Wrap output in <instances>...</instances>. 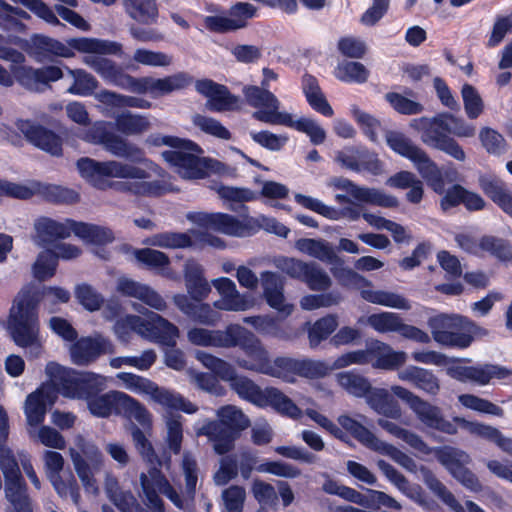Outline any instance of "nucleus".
<instances>
[{
	"label": "nucleus",
	"mask_w": 512,
	"mask_h": 512,
	"mask_svg": "<svg viewBox=\"0 0 512 512\" xmlns=\"http://www.w3.org/2000/svg\"><path fill=\"white\" fill-rule=\"evenodd\" d=\"M296 247L305 253L322 262L335 263L337 255L333 246L323 239L302 238L297 240Z\"/></svg>",
	"instance_id": "obj_43"
},
{
	"label": "nucleus",
	"mask_w": 512,
	"mask_h": 512,
	"mask_svg": "<svg viewBox=\"0 0 512 512\" xmlns=\"http://www.w3.org/2000/svg\"><path fill=\"white\" fill-rule=\"evenodd\" d=\"M126 13L141 25H155L159 18L156 0H123Z\"/></svg>",
	"instance_id": "obj_35"
},
{
	"label": "nucleus",
	"mask_w": 512,
	"mask_h": 512,
	"mask_svg": "<svg viewBox=\"0 0 512 512\" xmlns=\"http://www.w3.org/2000/svg\"><path fill=\"white\" fill-rule=\"evenodd\" d=\"M481 247V252H487L500 261L506 262L512 259V247L504 239L485 235L481 237Z\"/></svg>",
	"instance_id": "obj_61"
},
{
	"label": "nucleus",
	"mask_w": 512,
	"mask_h": 512,
	"mask_svg": "<svg viewBox=\"0 0 512 512\" xmlns=\"http://www.w3.org/2000/svg\"><path fill=\"white\" fill-rule=\"evenodd\" d=\"M74 77L73 84L68 88V92L73 95L91 96L98 87L97 79L83 69L70 70Z\"/></svg>",
	"instance_id": "obj_58"
},
{
	"label": "nucleus",
	"mask_w": 512,
	"mask_h": 512,
	"mask_svg": "<svg viewBox=\"0 0 512 512\" xmlns=\"http://www.w3.org/2000/svg\"><path fill=\"white\" fill-rule=\"evenodd\" d=\"M213 284L217 291L222 295V309L227 311H245L250 307L249 301L245 296L239 294L235 283L231 279L221 277L214 280Z\"/></svg>",
	"instance_id": "obj_36"
},
{
	"label": "nucleus",
	"mask_w": 512,
	"mask_h": 512,
	"mask_svg": "<svg viewBox=\"0 0 512 512\" xmlns=\"http://www.w3.org/2000/svg\"><path fill=\"white\" fill-rule=\"evenodd\" d=\"M467 324H472V321L458 314H440L429 319V327L435 342L439 341V336L447 332L464 330Z\"/></svg>",
	"instance_id": "obj_42"
},
{
	"label": "nucleus",
	"mask_w": 512,
	"mask_h": 512,
	"mask_svg": "<svg viewBox=\"0 0 512 512\" xmlns=\"http://www.w3.org/2000/svg\"><path fill=\"white\" fill-rule=\"evenodd\" d=\"M85 140L102 145L110 154L134 164L146 163L145 152L137 145L116 134L109 122H96L85 133Z\"/></svg>",
	"instance_id": "obj_11"
},
{
	"label": "nucleus",
	"mask_w": 512,
	"mask_h": 512,
	"mask_svg": "<svg viewBox=\"0 0 512 512\" xmlns=\"http://www.w3.org/2000/svg\"><path fill=\"white\" fill-rule=\"evenodd\" d=\"M369 325L380 333L399 332L402 325L401 317L393 312H381L368 317Z\"/></svg>",
	"instance_id": "obj_64"
},
{
	"label": "nucleus",
	"mask_w": 512,
	"mask_h": 512,
	"mask_svg": "<svg viewBox=\"0 0 512 512\" xmlns=\"http://www.w3.org/2000/svg\"><path fill=\"white\" fill-rule=\"evenodd\" d=\"M463 455H465L463 451H458L452 447H440L435 451L437 460L456 480L472 491H479L481 489L480 481L462 462L460 457Z\"/></svg>",
	"instance_id": "obj_21"
},
{
	"label": "nucleus",
	"mask_w": 512,
	"mask_h": 512,
	"mask_svg": "<svg viewBox=\"0 0 512 512\" xmlns=\"http://www.w3.org/2000/svg\"><path fill=\"white\" fill-rule=\"evenodd\" d=\"M0 468L5 478V495L13 505L14 512H33L27 494V484L21 474L13 451L0 442Z\"/></svg>",
	"instance_id": "obj_12"
},
{
	"label": "nucleus",
	"mask_w": 512,
	"mask_h": 512,
	"mask_svg": "<svg viewBox=\"0 0 512 512\" xmlns=\"http://www.w3.org/2000/svg\"><path fill=\"white\" fill-rule=\"evenodd\" d=\"M173 302L176 307L193 322L214 326L219 320L218 313L214 311L209 304L202 303V301L196 302L185 294L174 295Z\"/></svg>",
	"instance_id": "obj_26"
},
{
	"label": "nucleus",
	"mask_w": 512,
	"mask_h": 512,
	"mask_svg": "<svg viewBox=\"0 0 512 512\" xmlns=\"http://www.w3.org/2000/svg\"><path fill=\"white\" fill-rule=\"evenodd\" d=\"M73 342L70 354L73 363L77 365H88L96 361L101 355L115 352L111 341L100 335L97 337H81Z\"/></svg>",
	"instance_id": "obj_23"
},
{
	"label": "nucleus",
	"mask_w": 512,
	"mask_h": 512,
	"mask_svg": "<svg viewBox=\"0 0 512 512\" xmlns=\"http://www.w3.org/2000/svg\"><path fill=\"white\" fill-rule=\"evenodd\" d=\"M386 143L391 150L410 160L427 185L438 195L442 210L447 211L462 204L466 188L454 184L445 191V180L441 169L421 147L399 131H387Z\"/></svg>",
	"instance_id": "obj_2"
},
{
	"label": "nucleus",
	"mask_w": 512,
	"mask_h": 512,
	"mask_svg": "<svg viewBox=\"0 0 512 512\" xmlns=\"http://www.w3.org/2000/svg\"><path fill=\"white\" fill-rule=\"evenodd\" d=\"M479 186L493 203L512 217V193L504 180L495 175L485 174L480 176Z\"/></svg>",
	"instance_id": "obj_27"
},
{
	"label": "nucleus",
	"mask_w": 512,
	"mask_h": 512,
	"mask_svg": "<svg viewBox=\"0 0 512 512\" xmlns=\"http://www.w3.org/2000/svg\"><path fill=\"white\" fill-rule=\"evenodd\" d=\"M263 284V295L267 304L281 313L284 317L289 316L293 311V305L285 303L283 288L278 283V276L271 271L261 274Z\"/></svg>",
	"instance_id": "obj_29"
},
{
	"label": "nucleus",
	"mask_w": 512,
	"mask_h": 512,
	"mask_svg": "<svg viewBox=\"0 0 512 512\" xmlns=\"http://www.w3.org/2000/svg\"><path fill=\"white\" fill-rule=\"evenodd\" d=\"M367 403L376 413L386 418L398 420L402 416L399 403L385 389L375 388L368 396Z\"/></svg>",
	"instance_id": "obj_39"
},
{
	"label": "nucleus",
	"mask_w": 512,
	"mask_h": 512,
	"mask_svg": "<svg viewBox=\"0 0 512 512\" xmlns=\"http://www.w3.org/2000/svg\"><path fill=\"white\" fill-rule=\"evenodd\" d=\"M338 327L336 315L328 314L316 320L308 330L310 346L315 348L322 341L328 339Z\"/></svg>",
	"instance_id": "obj_53"
},
{
	"label": "nucleus",
	"mask_w": 512,
	"mask_h": 512,
	"mask_svg": "<svg viewBox=\"0 0 512 512\" xmlns=\"http://www.w3.org/2000/svg\"><path fill=\"white\" fill-rule=\"evenodd\" d=\"M101 391L84 397L90 413L96 417L106 418L113 411L117 413L124 412L130 416H134L137 420L142 421L148 416V410L138 400L132 396L118 391H111L100 395Z\"/></svg>",
	"instance_id": "obj_14"
},
{
	"label": "nucleus",
	"mask_w": 512,
	"mask_h": 512,
	"mask_svg": "<svg viewBox=\"0 0 512 512\" xmlns=\"http://www.w3.org/2000/svg\"><path fill=\"white\" fill-rule=\"evenodd\" d=\"M195 221L201 228L228 236H250L257 231L253 218L240 221L237 217L222 212H200Z\"/></svg>",
	"instance_id": "obj_17"
},
{
	"label": "nucleus",
	"mask_w": 512,
	"mask_h": 512,
	"mask_svg": "<svg viewBox=\"0 0 512 512\" xmlns=\"http://www.w3.org/2000/svg\"><path fill=\"white\" fill-rule=\"evenodd\" d=\"M227 382L240 399L259 408L271 407L276 412L293 419L301 415L300 408L293 400L276 387L270 386L262 389L252 379L238 375L235 370Z\"/></svg>",
	"instance_id": "obj_7"
},
{
	"label": "nucleus",
	"mask_w": 512,
	"mask_h": 512,
	"mask_svg": "<svg viewBox=\"0 0 512 512\" xmlns=\"http://www.w3.org/2000/svg\"><path fill=\"white\" fill-rule=\"evenodd\" d=\"M370 348L374 349L371 354V363L373 367L384 370H395L406 361V353L403 351H394L388 344L380 340H372Z\"/></svg>",
	"instance_id": "obj_32"
},
{
	"label": "nucleus",
	"mask_w": 512,
	"mask_h": 512,
	"mask_svg": "<svg viewBox=\"0 0 512 512\" xmlns=\"http://www.w3.org/2000/svg\"><path fill=\"white\" fill-rule=\"evenodd\" d=\"M153 398L161 405L175 411H182L186 414H194L198 407L179 393H174L156 387Z\"/></svg>",
	"instance_id": "obj_48"
},
{
	"label": "nucleus",
	"mask_w": 512,
	"mask_h": 512,
	"mask_svg": "<svg viewBox=\"0 0 512 512\" xmlns=\"http://www.w3.org/2000/svg\"><path fill=\"white\" fill-rule=\"evenodd\" d=\"M30 18V15L23 9L14 7L5 0H0V28L2 30L22 33L26 30V25L21 20Z\"/></svg>",
	"instance_id": "obj_44"
},
{
	"label": "nucleus",
	"mask_w": 512,
	"mask_h": 512,
	"mask_svg": "<svg viewBox=\"0 0 512 512\" xmlns=\"http://www.w3.org/2000/svg\"><path fill=\"white\" fill-rule=\"evenodd\" d=\"M474 323L467 324L464 330L447 332L446 334L439 336L437 343L443 347L464 350L471 346L474 341L472 335V328Z\"/></svg>",
	"instance_id": "obj_57"
},
{
	"label": "nucleus",
	"mask_w": 512,
	"mask_h": 512,
	"mask_svg": "<svg viewBox=\"0 0 512 512\" xmlns=\"http://www.w3.org/2000/svg\"><path fill=\"white\" fill-rule=\"evenodd\" d=\"M459 402L464 407L471 409L473 411H477L479 413L494 415L498 417H502L504 415V410L500 406L474 394L460 395Z\"/></svg>",
	"instance_id": "obj_62"
},
{
	"label": "nucleus",
	"mask_w": 512,
	"mask_h": 512,
	"mask_svg": "<svg viewBox=\"0 0 512 512\" xmlns=\"http://www.w3.org/2000/svg\"><path fill=\"white\" fill-rule=\"evenodd\" d=\"M399 378L411 382L415 387L432 396L437 395L440 390L438 378L432 371L425 368L408 366L400 372Z\"/></svg>",
	"instance_id": "obj_34"
},
{
	"label": "nucleus",
	"mask_w": 512,
	"mask_h": 512,
	"mask_svg": "<svg viewBox=\"0 0 512 512\" xmlns=\"http://www.w3.org/2000/svg\"><path fill=\"white\" fill-rule=\"evenodd\" d=\"M96 97L102 104L115 108L150 109L152 107V103L144 98L122 95L106 89L101 90Z\"/></svg>",
	"instance_id": "obj_46"
},
{
	"label": "nucleus",
	"mask_w": 512,
	"mask_h": 512,
	"mask_svg": "<svg viewBox=\"0 0 512 512\" xmlns=\"http://www.w3.org/2000/svg\"><path fill=\"white\" fill-rule=\"evenodd\" d=\"M194 150H165L162 158L183 178L204 179L213 173H221L224 164L216 159L200 157Z\"/></svg>",
	"instance_id": "obj_13"
},
{
	"label": "nucleus",
	"mask_w": 512,
	"mask_h": 512,
	"mask_svg": "<svg viewBox=\"0 0 512 512\" xmlns=\"http://www.w3.org/2000/svg\"><path fill=\"white\" fill-rule=\"evenodd\" d=\"M283 270L290 278L305 283L313 291H325L332 284L329 275L315 262L287 258Z\"/></svg>",
	"instance_id": "obj_19"
},
{
	"label": "nucleus",
	"mask_w": 512,
	"mask_h": 512,
	"mask_svg": "<svg viewBox=\"0 0 512 512\" xmlns=\"http://www.w3.org/2000/svg\"><path fill=\"white\" fill-rule=\"evenodd\" d=\"M410 126L422 133L421 140L427 146L440 150L457 161H464L466 155L460 144L450 134L469 138L476 133L474 125L449 112L438 113L432 118L413 119Z\"/></svg>",
	"instance_id": "obj_4"
},
{
	"label": "nucleus",
	"mask_w": 512,
	"mask_h": 512,
	"mask_svg": "<svg viewBox=\"0 0 512 512\" xmlns=\"http://www.w3.org/2000/svg\"><path fill=\"white\" fill-rule=\"evenodd\" d=\"M361 297L370 303L378 304L390 308L409 310L410 302L404 296L384 290L362 289Z\"/></svg>",
	"instance_id": "obj_45"
},
{
	"label": "nucleus",
	"mask_w": 512,
	"mask_h": 512,
	"mask_svg": "<svg viewBox=\"0 0 512 512\" xmlns=\"http://www.w3.org/2000/svg\"><path fill=\"white\" fill-rule=\"evenodd\" d=\"M512 375V371L496 364L472 366L471 382L487 385L492 379H505Z\"/></svg>",
	"instance_id": "obj_56"
},
{
	"label": "nucleus",
	"mask_w": 512,
	"mask_h": 512,
	"mask_svg": "<svg viewBox=\"0 0 512 512\" xmlns=\"http://www.w3.org/2000/svg\"><path fill=\"white\" fill-rule=\"evenodd\" d=\"M184 280L190 299L196 302L203 301L211 292L210 285L204 277L203 268L198 264L186 266Z\"/></svg>",
	"instance_id": "obj_37"
},
{
	"label": "nucleus",
	"mask_w": 512,
	"mask_h": 512,
	"mask_svg": "<svg viewBox=\"0 0 512 512\" xmlns=\"http://www.w3.org/2000/svg\"><path fill=\"white\" fill-rule=\"evenodd\" d=\"M197 92L208 98L207 106L213 112L234 111L238 109V96L231 93L226 85L211 79L196 81Z\"/></svg>",
	"instance_id": "obj_22"
},
{
	"label": "nucleus",
	"mask_w": 512,
	"mask_h": 512,
	"mask_svg": "<svg viewBox=\"0 0 512 512\" xmlns=\"http://www.w3.org/2000/svg\"><path fill=\"white\" fill-rule=\"evenodd\" d=\"M118 292L127 297H132L140 300L151 308L164 311L167 307L164 298L146 284H142L132 279L122 278L117 284Z\"/></svg>",
	"instance_id": "obj_25"
},
{
	"label": "nucleus",
	"mask_w": 512,
	"mask_h": 512,
	"mask_svg": "<svg viewBox=\"0 0 512 512\" xmlns=\"http://www.w3.org/2000/svg\"><path fill=\"white\" fill-rule=\"evenodd\" d=\"M35 230L43 242L52 243L68 238L72 232V225L68 219L65 223H61L49 217H42L36 221Z\"/></svg>",
	"instance_id": "obj_41"
},
{
	"label": "nucleus",
	"mask_w": 512,
	"mask_h": 512,
	"mask_svg": "<svg viewBox=\"0 0 512 512\" xmlns=\"http://www.w3.org/2000/svg\"><path fill=\"white\" fill-rule=\"evenodd\" d=\"M86 63H88L106 82L132 93H149L153 98H158L170 94L173 91L184 89L192 81V78L185 72H178L157 79L150 76L137 78L125 73L114 61L100 56L87 58Z\"/></svg>",
	"instance_id": "obj_3"
},
{
	"label": "nucleus",
	"mask_w": 512,
	"mask_h": 512,
	"mask_svg": "<svg viewBox=\"0 0 512 512\" xmlns=\"http://www.w3.org/2000/svg\"><path fill=\"white\" fill-rule=\"evenodd\" d=\"M68 222L72 225L74 235L86 243L103 246L112 243L115 239L113 231L108 227L70 218Z\"/></svg>",
	"instance_id": "obj_31"
},
{
	"label": "nucleus",
	"mask_w": 512,
	"mask_h": 512,
	"mask_svg": "<svg viewBox=\"0 0 512 512\" xmlns=\"http://www.w3.org/2000/svg\"><path fill=\"white\" fill-rule=\"evenodd\" d=\"M282 125L305 133L309 136L311 143L314 145H320L326 140L325 130L313 119L302 117L298 120H293L292 115L288 114Z\"/></svg>",
	"instance_id": "obj_49"
},
{
	"label": "nucleus",
	"mask_w": 512,
	"mask_h": 512,
	"mask_svg": "<svg viewBox=\"0 0 512 512\" xmlns=\"http://www.w3.org/2000/svg\"><path fill=\"white\" fill-rule=\"evenodd\" d=\"M0 59L19 65L14 67L12 72L17 82L26 88H32L38 84L48 85L63 77V71L58 66L33 68L21 65L25 62V55L21 51L7 46L6 39L2 34H0Z\"/></svg>",
	"instance_id": "obj_10"
},
{
	"label": "nucleus",
	"mask_w": 512,
	"mask_h": 512,
	"mask_svg": "<svg viewBox=\"0 0 512 512\" xmlns=\"http://www.w3.org/2000/svg\"><path fill=\"white\" fill-rule=\"evenodd\" d=\"M115 126L122 134L136 135L147 131L150 127V122L145 116L125 111L116 116Z\"/></svg>",
	"instance_id": "obj_52"
},
{
	"label": "nucleus",
	"mask_w": 512,
	"mask_h": 512,
	"mask_svg": "<svg viewBox=\"0 0 512 512\" xmlns=\"http://www.w3.org/2000/svg\"><path fill=\"white\" fill-rule=\"evenodd\" d=\"M301 85L307 103L315 112L328 118L334 115V110L329 104L315 76L305 73L302 76Z\"/></svg>",
	"instance_id": "obj_30"
},
{
	"label": "nucleus",
	"mask_w": 512,
	"mask_h": 512,
	"mask_svg": "<svg viewBox=\"0 0 512 512\" xmlns=\"http://www.w3.org/2000/svg\"><path fill=\"white\" fill-rule=\"evenodd\" d=\"M136 261L144 268L163 271L170 266V258L162 251L152 248H140L133 251Z\"/></svg>",
	"instance_id": "obj_50"
},
{
	"label": "nucleus",
	"mask_w": 512,
	"mask_h": 512,
	"mask_svg": "<svg viewBox=\"0 0 512 512\" xmlns=\"http://www.w3.org/2000/svg\"><path fill=\"white\" fill-rule=\"evenodd\" d=\"M113 329L123 343H128L135 332L149 341L172 347L176 346V338L179 336L176 325L154 312L150 313L148 319L138 315H126L115 322Z\"/></svg>",
	"instance_id": "obj_6"
},
{
	"label": "nucleus",
	"mask_w": 512,
	"mask_h": 512,
	"mask_svg": "<svg viewBox=\"0 0 512 512\" xmlns=\"http://www.w3.org/2000/svg\"><path fill=\"white\" fill-rule=\"evenodd\" d=\"M77 168L84 179L100 190L113 186L114 183L105 179L107 177L124 179H146L149 177V173L145 169L114 160L100 162L83 157L77 161Z\"/></svg>",
	"instance_id": "obj_9"
},
{
	"label": "nucleus",
	"mask_w": 512,
	"mask_h": 512,
	"mask_svg": "<svg viewBox=\"0 0 512 512\" xmlns=\"http://www.w3.org/2000/svg\"><path fill=\"white\" fill-rule=\"evenodd\" d=\"M331 184L334 188L347 192L361 203L383 208H396L399 205L398 199L395 196L388 195L376 188L359 186L345 177H334Z\"/></svg>",
	"instance_id": "obj_20"
},
{
	"label": "nucleus",
	"mask_w": 512,
	"mask_h": 512,
	"mask_svg": "<svg viewBox=\"0 0 512 512\" xmlns=\"http://www.w3.org/2000/svg\"><path fill=\"white\" fill-rule=\"evenodd\" d=\"M196 358L204 367L224 381H227L235 370L233 366L225 360L207 352L198 351Z\"/></svg>",
	"instance_id": "obj_63"
},
{
	"label": "nucleus",
	"mask_w": 512,
	"mask_h": 512,
	"mask_svg": "<svg viewBox=\"0 0 512 512\" xmlns=\"http://www.w3.org/2000/svg\"><path fill=\"white\" fill-rule=\"evenodd\" d=\"M19 129L25 136L26 140L36 148L49 153L52 156H62L63 140L60 135L51 129L41 125L34 124L30 121H24Z\"/></svg>",
	"instance_id": "obj_24"
},
{
	"label": "nucleus",
	"mask_w": 512,
	"mask_h": 512,
	"mask_svg": "<svg viewBox=\"0 0 512 512\" xmlns=\"http://www.w3.org/2000/svg\"><path fill=\"white\" fill-rule=\"evenodd\" d=\"M337 382L348 394L357 398L365 397L366 400L375 389L365 376L355 370L338 373Z\"/></svg>",
	"instance_id": "obj_40"
},
{
	"label": "nucleus",
	"mask_w": 512,
	"mask_h": 512,
	"mask_svg": "<svg viewBox=\"0 0 512 512\" xmlns=\"http://www.w3.org/2000/svg\"><path fill=\"white\" fill-rule=\"evenodd\" d=\"M334 75L345 83L363 84L368 80L369 70L360 62L343 61L336 66Z\"/></svg>",
	"instance_id": "obj_51"
},
{
	"label": "nucleus",
	"mask_w": 512,
	"mask_h": 512,
	"mask_svg": "<svg viewBox=\"0 0 512 512\" xmlns=\"http://www.w3.org/2000/svg\"><path fill=\"white\" fill-rule=\"evenodd\" d=\"M243 95L248 105L259 109L252 114V117L257 121L282 125L289 114L279 111L280 102L278 98L263 86L246 85L243 88Z\"/></svg>",
	"instance_id": "obj_16"
},
{
	"label": "nucleus",
	"mask_w": 512,
	"mask_h": 512,
	"mask_svg": "<svg viewBox=\"0 0 512 512\" xmlns=\"http://www.w3.org/2000/svg\"><path fill=\"white\" fill-rule=\"evenodd\" d=\"M219 420L238 437L250 426L249 418L235 406L227 405L218 412Z\"/></svg>",
	"instance_id": "obj_55"
},
{
	"label": "nucleus",
	"mask_w": 512,
	"mask_h": 512,
	"mask_svg": "<svg viewBox=\"0 0 512 512\" xmlns=\"http://www.w3.org/2000/svg\"><path fill=\"white\" fill-rule=\"evenodd\" d=\"M337 421L342 431H346L368 449L375 451L380 444L381 440L373 432L351 416L346 414L340 415Z\"/></svg>",
	"instance_id": "obj_38"
},
{
	"label": "nucleus",
	"mask_w": 512,
	"mask_h": 512,
	"mask_svg": "<svg viewBox=\"0 0 512 512\" xmlns=\"http://www.w3.org/2000/svg\"><path fill=\"white\" fill-rule=\"evenodd\" d=\"M40 301L38 290L30 287L21 289L13 300L7 321V329L15 345L30 348L35 357L43 349L40 340Z\"/></svg>",
	"instance_id": "obj_5"
},
{
	"label": "nucleus",
	"mask_w": 512,
	"mask_h": 512,
	"mask_svg": "<svg viewBox=\"0 0 512 512\" xmlns=\"http://www.w3.org/2000/svg\"><path fill=\"white\" fill-rule=\"evenodd\" d=\"M32 43L35 52L43 57L60 56L69 58L74 56V52L67 45L45 35H34Z\"/></svg>",
	"instance_id": "obj_47"
},
{
	"label": "nucleus",
	"mask_w": 512,
	"mask_h": 512,
	"mask_svg": "<svg viewBox=\"0 0 512 512\" xmlns=\"http://www.w3.org/2000/svg\"><path fill=\"white\" fill-rule=\"evenodd\" d=\"M188 340L197 346L235 348L239 347L246 358H238L237 365L245 370L266 375L275 374V369L267 350L261 341L248 329L239 324H229L225 330L192 328L187 333Z\"/></svg>",
	"instance_id": "obj_1"
},
{
	"label": "nucleus",
	"mask_w": 512,
	"mask_h": 512,
	"mask_svg": "<svg viewBox=\"0 0 512 512\" xmlns=\"http://www.w3.org/2000/svg\"><path fill=\"white\" fill-rule=\"evenodd\" d=\"M75 297L87 311H98L104 304V297L96 289L87 283L76 285Z\"/></svg>",
	"instance_id": "obj_60"
},
{
	"label": "nucleus",
	"mask_w": 512,
	"mask_h": 512,
	"mask_svg": "<svg viewBox=\"0 0 512 512\" xmlns=\"http://www.w3.org/2000/svg\"><path fill=\"white\" fill-rule=\"evenodd\" d=\"M392 391L409 406L417 419L426 427L448 435H455L458 432L457 426L443 416L438 406L432 405L402 386H393Z\"/></svg>",
	"instance_id": "obj_15"
},
{
	"label": "nucleus",
	"mask_w": 512,
	"mask_h": 512,
	"mask_svg": "<svg viewBox=\"0 0 512 512\" xmlns=\"http://www.w3.org/2000/svg\"><path fill=\"white\" fill-rule=\"evenodd\" d=\"M198 435H204L213 443L216 454L224 455L234 448V442L238 436L232 432L219 419L209 421L199 430Z\"/></svg>",
	"instance_id": "obj_28"
},
{
	"label": "nucleus",
	"mask_w": 512,
	"mask_h": 512,
	"mask_svg": "<svg viewBox=\"0 0 512 512\" xmlns=\"http://www.w3.org/2000/svg\"><path fill=\"white\" fill-rule=\"evenodd\" d=\"M257 9L247 2H237L228 10L229 17L206 16L203 20L204 27L213 33L224 34L245 28L248 20L256 16Z\"/></svg>",
	"instance_id": "obj_18"
},
{
	"label": "nucleus",
	"mask_w": 512,
	"mask_h": 512,
	"mask_svg": "<svg viewBox=\"0 0 512 512\" xmlns=\"http://www.w3.org/2000/svg\"><path fill=\"white\" fill-rule=\"evenodd\" d=\"M56 399L54 392L48 389H37L27 396L25 414L30 425H39L44 421L47 404Z\"/></svg>",
	"instance_id": "obj_33"
},
{
	"label": "nucleus",
	"mask_w": 512,
	"mask_h": 512,
	"mask_svg": "<svg viewBox=\"0 0 512 512\" xmlns=\"http://www.w3.org/2000/svg\"><path fill=\"white\" fill-rule=\"evenodd\" d=\"M48 368L54 386L66 398L83 400L103 390L104 381L98 374L79 372L56 363H50Z\"/></svg>",
	"instance_id": "obj_8"
},
{
	"label": "nucleus",
	"mask_w": 512,
	"mask_h": 512,
	"mask_svg": "<svg viewBox=\"0 0 512 512\" xmlns=\"http://www.w3.org/2000/svg\"><path fill=\"white\" fill-rule=\"evenodd\" d=\"M461 96L467 117L471 120L477 119L484 111V102L478 90L465 83L461 88Z\"/></svg>",
	"instance_id": "obj_59"
},
{
	"label": "nucleus",
	"mask_w": 512,
	"mask_h": 512,
	"mask_svg": "<svg viewBox=\"0 0 512 512\" xmlns=\"http://www.w3.org/2000/svg\"><path fill=\"white\" fill-rule=\"evenodd\" d=\"M58 266V255L53 250L40 252L32 266L35 279L45 281L52 278Z\"/></svg>",
	"instance_id": "obj_54"
}]
</instances>
